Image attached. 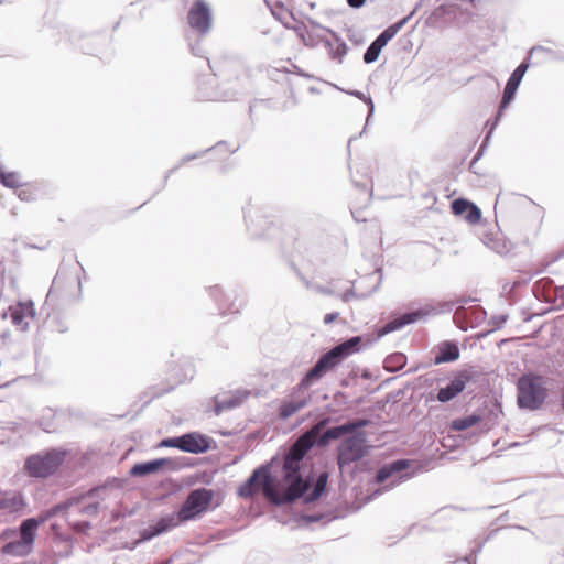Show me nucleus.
<instances>
[{
    "label": "nucleus",
    "instance_id": "obj_1",
    "mask_svg": "<svg viewBox=\"0 0 564 564\" xmlns=\"http://www.w3.org/2000/svg\"><path fill=\"white\" fill-rule=\"evenodd\" d=\"M279 462L278 456L256 467L249 477L238 487V496L250 499L261 492L273 505L290 509L296 522L306 524L328 523L336 519L334 512L310 510L326 491L329 474L322 471L317 475L313 486L304 478L303 463L295 462L285 456L282 465L283 490L276 488L278 476L272 473L273 466Z\"/></svg>",
    "mask_w": 564,
    "mask_h": 564
},
{
    "label": "nucleus",
    "instance_id": "obj_2",
    "mask_svg": "<svg viewBox=\"0 0 564 564\" xmlns=\"http://www.w3.org/2000/svg\"><path fill=\"white\" fill-rule=\"evenodd\" d=\"M424 308L397 314L390 321L381 325L376 335H357L344 339L322 354L317 361L311 367L305 375L301 378L294 390L296 392L307 390L312 386L319 382L328 372L333 371L339 364L352 354L359 352L365 346H370L372 343L379 340L381 337L399 330L406 325L415 323L427 315Z\"/></svg>",
    "mask_w": 564,
    "mask_h": 564
},
{
    "label": "nucleus",
    "instance_id": "obj_3",
    "mask_svg": "<svg viewBox=\"0 0 564 564\" xmlns=\"http://www.w3.org/2000/svg\"><path fill=\"white\" fill-rule=\"evenodd\" d=\"M67 451L61 447H50L29 455L24 459L23 473L35 479H47L65 463Z\"/></svg>",
    "mask_w": 564,
    "mask_h": 564
},
{
    "label": "nucleus",
    "instance_id": "obj_4",
    "mask_svg": "<svg viewBox=\"0 0 564 564\" xmlns=\"http://www.w3.org/2000/svg\"><path fill=\"white\" fill-rule=\"evenodd\" d=\"M547 397L545 379L536 372L522 373L517 380V404L522 410H539Z\"/></svg>",
    "mask_w": 564,
    "mask_h": 564
},
{
    "label": "nucleus",
    "instance_id": "obj_5",
    "mask_svg": "<svg viewBox=\"0 0 564 564\" xmlns=\"http://www.w3.org/2000/svg\"><path fill=\"white\" fill-rule=\"evenodd\" d=\"M414 475L413 463L406 458L394 459L383 464L373 476V485L380 487L375 489L371 497H377L391 490Z\"/></svg>",
    "mask_w": 564,
    "mask_h": 564
},
{
    "label": "nucleus",
    "instance_id": "obj_6",
    "mask_svg": "<svg viewBox=\"0 0 564 564\" xmlns=\"http://www.w3.org/2000/svg\"><path fill=\"white\" fill-rule=\"evenodd\" d=\"M215 491L205 487L191 490L175 516L177 525L183 522L198 519L210 509Z\"/></svg>",
    "mask_w": 564,
    "mask_h": 564
},
{
    "label": "nucleus",
    "instance_id": "obj_7",
    "mask_svg": "<svg viewBox=\"0 0 564 564\" xmlns=\"http://www.w3.org/2000/svg\"><path fill=\"white\" fill-rule=\"evenodd\" d=\"M370 446L366 432L352 433L337 445V465L340 470L368 455Z\"/></svg>",
    "mask_w": 564,
    "mask_h": 564
},
{
    "label": "nucleus",
    "instance_id": "obj_8",
    "mask_svg": "<svg viewBox=\"0 0 564 564\" xmlns=\"http://www.w3.org/2000/svg\"><path fill=\"white\" fill-rule=\"evenodd\" d=\"M477 372L470 369H462L454 373L445 387H441L437 393H430L427 400H436L441 403H447L457 398L475 380Z\"/></svg>",
    "mask_w": 564,
    "mask_h": 564
},
{
    "label": "nucleus",
    "instance_id": "obj_9",
    "mask_svg": "<svg viewBox=\"0 0 564 564\" xmlns=\"http://www.w3.org/2000/svg\"><path fill=\"white\" fill-rule=\"evenodd\" d=\"M187 23L199 37L207 35L213 29V10L206 0H194L188 12Z\"/></svg>",
    "mask_w": 564,
    "mask_h": 564
},
{
    "label": "nucleus",
    "instance_id": "obj_10",
    "mask_svg": "<svg viewBox=\"0 0 564 564\" xmlns=\"http://www.w3.org/2000/svg\"><path fill=\"white\" fill-rule=\"evenodd\" d=\"M531 63L529 62V58H524L511 73L509 76L505 88L502 93V97L500 99L498 111L494 121V127L498 124L500 121L503 111L510 106V104L513 101L517 90L521 84V80L523 79L527 70L529 69Z\"/></svg>",
    "mask_w": 564,
    "mask_h": 564
},
{
    "label": "nucleus",
    "instance_id": "obj_11",
    "mask_svg": "<svg viewBox=\"0 0 564 564\" xmlns=\"http://www.w3.org/2000/svg\"><path fill=\"white\" fill-rule=\"evenodd\" d=\"M181 443L182 452L196 455L217 448V443L213 437L197 431L182 434Z\"/></svg>",
    "mask_w": 564,
    "mask_h": 564
},
{
    "label": "nucleus",
    "instance_id": "obj_12",
    "mask_svg": "<svg viewBox=\"0 0 564 564\" xmlns=\"http://www.w3.org/2000/svg\"><path fill=\"white\" fill-rule=\"evenodd\" d=\"M250 395L247 389H237L221 397L220 394L213 398V411L216 415H220L225 411L239 408Z\"/></svg>",
    "mask_w": 564,
    "mask_h": 564
},
{
    "label": "nucleus",
    "instance_id": "obj_13",
    "mask_svg": "<svg viewBox=\"0 0 564 564\" xmlns=\"http://www.w3.org/2000/svg\"><path fill=\"white\" fill-rule=\"evenodd\" d=\"M169 464H171V462L165 457L139 462L131 466L129 475L133 478H142L150 475H155L167 470L166 466Z\"/></svg>",
    "mask_w": 564,
    "mask_h": 564
},
{
    "label": "nucleus",
    "instance_id": "obj_14",
    "mask_svg": "<svg viewBox=\"0 0 564 564\" xmlns=\"http://www.w3.org/2000/svg\"><path fill=\"white\" fill-rule=\"evenodd\" d=\"M177 527L174 514H167L160 518L154 524L149 525L140 531L139 542H148L153 538L161 535L171 529Z\"/></svg>",
    "mask_w": 564,
    "mask_h": 564
},
{
    "label": "nucleus",
    "instance_id": "obj_15",
    "mask_svg": "<svg viewBox=\"0 0 564 564\" xmlns=\"http://www.w3.org/2000/svg\"><path fill=\"white\" fill-rule=\"evenodd\" d=\"M460 357L458 343L456 340H444L434 349L433 365L454 362Z\"/></svg>",
    "mask_w": 564,
    "mask_h": 564
},
{
    "label": "nucleus",
    "instance_id": "obj_16",
    "mask_svg": "<svg viewBox=\"0 0 564 564\" xmlns=\"http://www.w3.org/2000/svg\"><path fill=\"white\" fill-rule=\"evenodd\" d=\"M25 507V497L21 491L0 492V510L7 513H22Z\"/></svg>",
    "mask_w": 564,
    "mask_h": 564
},
{
    "label": "nucleus",
    "instance_id": "obj_17",
    "mask_svg": "<svg viewBox=\"0 0 564 564\" xmlns=\"http://www.w3.org/2000/svg\"><path fill=\"white\" fill-rule=\"evenodd\" d=\"M245 214V221L247 226V230L253 238H260L265 236V229L269 225V221L264 219L263 216L259 214L258 210H252L251 207H248L243 212Z\"/></svg>",
    "mask_w": 564,
    "mask_h": 564
},
{
    "label": "nucleus",
    "instance_id": "obj_18",
    "mask_svg": "<svg viewBox=\"0 0 564 564\" xmlns=\"http://www.w3.org/2000/svg\"><path fill=\"white\" fill-rule=\"evenodd\" d=\"M35 310L32 301L29 302H19L17 308L11 312V322L20 326L21 330H26L29 327V323L25 321L26 318H34Z\"/></svg>",
    "mask_w": 564,
    "mask_h": 564
},
{
    "label": "nucleus",
    "instance_id": "obj_19",
    "mask_svg": "<svg viewBox=\"0 0 564 564\" xmlns=\"http://www.w3.org/2000/svg\"><path fill=\"white\" fill-rule=\"evenodd\" d=\"M311 401V395L306 397H292L289 400L282 401L279 406L278 414L282 420H288L301 409L305 408Z\"/></svg>",
    "mask_w": 564,
    "mask_h": 564
},
{
    "label": "nucleus",
    "instance_id": "obj_20",
    "mask_svg": "<svg viewBox=\"0 0 564 564\" xmlns=\"http://www.w3.org/2000/svg\"><path fill=\"white\" fill-rule=\"evenodd\" d=\"M414 12L415 10H413L410 14L402 18L401 20L387 26L373 41L378 43L380 46L384 47L397 35V33L408 23V21L413 17Z\"/></svg>",
    "mask_w": 564,
    "mask_h": 564
},
{
    "label": "nucleus",
    "instance_id": "obj_21",
    "mask_svg": "<svg viewBox=\"0 0 564 564\" xmlns=\"http://www.w3.org/2000/svg\"><path fill=\"white\" fill-rule=\"evenodd\" d=\"M484 420V415L478 412H473L469 415H465L462 417L454 419L449 427L453 431L460 432L465 431L469 427L475 426L476 424L480 423Z\"/></svg>",
    "mask_w": 564,
    "mask_h": 564
},
{
    "label": "nucleus",
    "instance_id": "obj_22",
    "mask_svg": "<svg viewBox=\"0 0 564 564\" xmlns=\"http://www.w3.org/2000/svg\"><path fill=\"white\" fill-rule=\"evenodd\" d=\"M32 549V545L19 538L18 540L6 543L2 547V552L14 556H25L31 553Z\"/></svg>",
    "mask_w": 564,
    "mask_h": 564
},
{
    "label": "nucleus",
    "instance_id": "obj_23",
    "mask_svg": "<svg viewBox=\"0 0 564 564\" xmlns=\"http://www.w3.org/2000/svg\"><path fill=\"white\" fill-rule=\"evenodd\" d=\"M406 361L408 358L405 354L401 351H395L386 357L383 361V368L388 372H397L404 368Z\"/></svg>",
    "mask_w": 564,
    "mask_h": 564
},
{
    "label": "nucleus",
    "instance_id": "obj_24",
    "mask_svg": "<svg viewBox=\"0 0 564 564\" xmlns=\"http://www.w3.org/2000/svg\"><path fill=\"white\" fill-rule=\"evenodd\" d=\"M19 529L21 533L20 539H23L26 543L33 546L39 529L35 519L26 518L22 520Z\"/></svg>",
    "mask_w": 564,
    "mask_h": 564
},
{
    "label": "nucleus",
    "instance_id": "obj_25",
    "mask_svg": "<svg viewBox=\"0 0 564 564\" xmlns=\"http://www.w3.org/2000/svg\"><path fill=\"white\" fill-rule=\"evenodd\" d=\"M350 435V430L348 427L347 421L343 424L334 425L325 430L322 440L324 444H327L328 441H337L343 440L344 437Z\"/></svg>",
    "mask_w": 564,
    "mask_h": 564
},
{
    "label": "nucleus",
    "instance_id": "obj_26",
    "mask_svg": "<svg viewBox=\"0 0 564 564\" xmlns=\"http://www.w3.org/2000/svg\"><path fill=\"white\" fill-rule=\"evenodd\" d=\"M56 414L57 411L52 408L43 409L42 415L39 419V426L47 433L54 432L56 430V426L54 424V419Z\"/></svg>",
    "mask_w": 564,
    "mask_h": 564
},
{
    "label": "nucleus",
    "instance_id": "obj_27",
    "mask_svg": "<svg viewBox=\"0 0 564 564\" xmlns=\"http://www.w3.org/2000/svg\"><path fill=\"white\" fill-rule=\"evenodd\" d=\"M326 32L330 34L334 42L336 43V47L334 48V54L332 59H337L339 63L343 62L344 56L348 53V46L346 42L332 29H326Z\"/></svg>",
    "mask_w": 564,
    "mask_h": 564
},
{
    "label": "nucleus",
    "instance_id": "obj_28",
    "mask_svg": "<svg viewBox=\"0 0 564 564\" xmlns=\"http://www.w3.org/2000/svg\"><path fill=\"white\" fill-rule=\"evenodd\" d=\"M484 415V420L480 422L487 430H490L496 423L499 415L502 414V409L500 403H495L486 413H481Z\"/></svg>",
    "mask_w": 564,
    "mask_h": 564
},
{
    "label": "nucleus",
    "instance_id": "obj_29",
    "mask_svg": "<svg viewBox=\"0 0 564 564\" xmlns=\"http://www.w3.org/2000/svg\"><path fill=\"white\" fill-rule=\"evenodd\" d=\"M0 183L4 187L17 189L22 186L18 172H7L0 167Z\"/></svg>",
    "mask_w": 564,
    "mask_h": 564
},
{
    "label": "nucleus",
    "instance_id": "obj_30",
    "mask_svg": "<svg viewBox=\"0 0 564 564\" xmlns=\"http://www.w3.org/2000/svg\"><path fill=\"white\" fill-rule=\"evenodd\" d=\"M80 502H82V498L74 496V497H70V498L59 502V503L52 506L51 508H48V510L52 512L53 517H56L61 512H64V511L68 510L70 507L77 506Z\"/></svg>",
    "mask_w": 564,
    "mask_h": 564
},
{
    "label": "nucleus",
    "instance_id": "obj_31",
    "mask_svg": "<svg viewBox=\"0 0 564 564\" xmlns=\"http://www.w3.org/2000/svg\"><path fill=\"white\" fill-rule=\"evenodd\" d=\"M474 203L467 198L458 197L451 203V210L455 216L464 217V214Z\"/></svg>",
    "mask_w": 564,
    "mask_h": 564
},
{
    "label": "nucleus",
    "instance_id": "obj_32",
    "mask_svg": "<svg viewBox=\"0 0 564 564\" xmlns=\"http://www.w3.org/2000/svg\"><path fill=\"white\" fill-rule=\"evenodd\" d=\"M171 464H169L167 470L177 471L182 468L193 467L194 463H192V458L180 456V457H167Z\"/></svg>",
    "mask_w": 564,
    "mask_h": 564
},
{
    "label": "nucleus",
    "instance_id": "obj_33",
    "mask_svg": "<svg viewBox=\"0 0 564 564\" xmlns=\"http://www.w3.org/2000/svg\"><path fill=\"white\" fill-rule=\"evenodd\" d=\"M347 94L362 100L368 106V115L366 118V123H369L371 117L375 113V104H373L372 98L370 96H366L362 91L356 90V89L348 90Z\"/></svg>",
    "mask_w": 564,
    "mask_h": 564
},
{
    "label": "nucleus",
    "instance_id": "obj_34",
    "mask_svg": "<svg viewBox=\"0 0 564 564\" xmlns=\"http://www.w3.org/2000/svg\"><path fill=\"white\" fill-rule=\"evenodd\" d=\"M382 48V46L372 41L364 53V62L366 64L375 63L378 59Z\"/></svg>",
    "mask_w": 564,
    "mask_h": 564
},
{
    "label": "nucleus",
    "instance_id": "obj_35",
    "mask_svg": "<svg viewBox=\"0 0 564 564\" xmlns=\"http://www.w3.org/2000/svg\"><path fill=\"white\" fill-rule=\"evenodd\" d=\"M212 149H213V148H209V149H206V150L200 151V152H197V153H193V154H186V155H184V156L181 159V162H180L177 165H175L174 167L170 169V170L166 172V174H165V176H164V184L166 183L167 178H169L173 173H175V172L180 169V166H181L182 164H185V163H187V162H191V161H193V160H195V159H198V158L203 156L206 152L210 151Z\"/></svg>",
    "mask_w": 564,
    "mask_h": 564
},
{
    "label": "nucleus",
    "instance_id": "obj_36",
    "mask_svg": "<svg viewBox=\"0 0 564 564\" xmlns=\"http://www.w3.org/2000/svg\"><path fill=\"white\" fill-rule=\"evenodd\" d=\"M46 324H47V327H50V329L52 332H57V333H65L67 332L68 329V326L65 324V322L57 315H48L47 316V321H46Z\"/></svg>",
    "mask_w": 564,
    "mask_h": 564
},
{
    "label": "nucleus",
    "instance_id": "obj_37",
    "mask_svg": "<svg viewBox=\"0 0 564 564\" xmlns=\"http://www.w3.org/2000/svg\"><path fill=\"white\" fill-rule=\"evenodd\" d=\"M464 220H466L470 225H475L479 223L481 219V210L480 208L474 203L470 208L466 210L463 217Z\"/></svg>",
    "mask_w": 564,
    "mask_h": 564
},
{
    "label": "nucleus",
    "instance_id": "obj_38",
    "mask_svg": "<svg viewBox=\"0 0 564 564\" xmlns=\"http://www.w3.org/2000/svg\"><path fill=\"white\" fill-rule=\"evenodd\" d=\"M496 127H491V130L486 134V137L484 138L478 151L476 152V154L474 155L471 162H470V165H469V170L473 171L474 169V165L476 164V162L484 155V152H485V149L487 148L488 143H489V140L491 138V133H492V130L495 129Z\"/></svg>",
    "mask_w": 564,
    "mask_h": 564
},
{
    "label": "nucleus",
    "instance_id": "obj_39",
    "mask_svg": "<svg viewBox=\"0 0 564 564\" xmlns=\"http://www.w3.org/2000/svg\"><path fill=\"white\" fill-rule=\"evenodd\" d=\"M347 423H348V427L350 430V434L352 435V433L365 432L362 429L370 424V420L362 417V419L349 420V421H347Z\"/></svg>",
    "mask_w": 564,
    "mask_h": 564
},
{
    "label": "nucleus",
    "instance_id": "obj_40",
    "mask_svg": "<svg viewBox=\"0 0 564 564\" xmlns=\"http://www.w3.org/2000/svg\"><path fill=\"white\" fill-rule=\"evenodd\" d=\"M189 50H191V53L194 55V56H197V57H202V58H205L207 61V64L209 66V68L212 69V66H210V63H209V59L207 57V52L206 50L204 48L200 40H197L195 43H191L189 44Z\"/></svg>",
    "mask_w": 564,
    "mask_h": 564
},
{
    "label": "nucleus",
    "instance_id": "obj_41",
    "mask_svg": "<svg viewBox=\"0 0 564 564\" xmlns=\"http://www.w3.org/2000/svg\"><path fill=\"white\" fill-rule=\"evenodd\" d=\"M181 435L164 437L158 444V447L176 448L181 451Z\"/></svg>",
    "mask_w": 564,
    "mask_h": 564
},
{
    "label": "nucleus",
    "instance_id": "obj_42",
    "mask_svg": "<svg viewBox=\"0 0 564 564\" xmlns=\"http://www.w3.org/2000/svg\"><path fill=\"white\" fill-rule=\"evenodd\" d=\"M307 454L305 453V449H302L299 445L294 444L292 448L288 452L286 457L303 463L304 457Z\"/></svg>",
    "mask_w": 564,
    "mask_h": 564
},
{
    "label": "nucleus",
    "instance_id": "obj_43",
    "mask_svg": "<svg viewBox=\"0 0 564 564\" xmlns=\"http://www.w3.org/2000/svg\"><path fill=\"white\" fill-rule=\"evenodd\" d=\"M69 525L74 532L79 534H87L91 529V523L89 521H74L70 522Z\"/></svg>",
    "mask_w": 564,
    "mask_h": 564
},
{
    "label": "nucleus",
    "instance_id": "obj_44",
    "mask_svg": "<svg viewBox=\"0 0 564 564\" xmlns=\"http://www.w3.org/2000/svg\"><path fill=\"white\" fill-rule=\"evenodd\" d=\"M507 319H508V316L505 314L491 316V318L489 319V325L492 326L491 332L502 328L503 325L506 324ZM488 333H490V330Z\"/></svg>",
    "mask_w": 564,
    "mask_h": 564
},
{
    "label": "nucleus",
    "instance_id": "obj_45",
    "mask_svg": "<svg viewBox=\"0 0 564 564\" xmlns=\"http://www.w3.org/2000/svg\"><path fill=\"white\" fill-rule=\"evenodd\" d=\"M61 541L66 542L67 543V547L64 551H59L57 553V556L59 558H68V557H70L73 555V552H74L73 538L72 536H64V538H61Z\"/></svg>",
    "mask_w": 564,
    "mask_h": 564
},
{
    "label": "nucleus",
    "instance_id": "obj_46",
    "mask_svg": "<svg viewBox=\"0 0 564 564\" xmlns=\"http://www.w3.org/2000/svg\"><path fill=\"white\" fill-rule=\"evenodd\" d=\"M101 491H105V490H104L101 484H99L97 486L91 487L90 489H88L86 492L79 495L78 497L82 498V501L87 498H100Z\"/></svg>",
    "mask_w": 564,
    "mask_h": 564
},
{
    "label": "nucleus",
    "instance_id": "obj_47",
    "mask_svg": "<svg viewBox=\"0 0 564 564\" xmlns=\"http://www.w3.org/2000/svg\"><path fill=\"white\" fill-rule=\"evenodd\" d=\"M305 453L308 454L315 446V441L311 436L301 437L296 443Z\"/></svg>",
    "mask_w": 564,
    "mask_h": 564
},
{
    "label": "nucleus",
    "instance_id": "obj_48",
    "mask_svg": "<svg viewBox=\"0 0 564 564\" xmlns=\"http://www.w3.org/2000/svg\"><path fill=\"white\" fill-rule=\"evenodd\" d=\"M100 503L98 501L88 503L79 509L80 514L96 516L99 511Z\"/></svg>",
    "mask_w": 564,
    "mask_h": 564
},
{
    "label": "nucleus",
    "instance_id": "obj_49",
    "mask_svg": "<svg viewBox=\"0 0 564 564\" xmlns=\"http://www.w3.org/2000/svg\"><path fill=\"white\" fill-rule=\"evenodd\" d=\"M123 485V480L117 477H109L102 484L104 490L108 488H120Z\"/></svg>",
    "mask_w": 564,
    "mask_h": 564
},
{
    "label": "nucleus",
    "instance_id": "obj_50",
    "mask_svg": "<svg viewBox=\"0 0 564 564\" xmlns=\"http://www.w3.org/2000/svg\"><path fill=\"white\" fill-rule=\"evenodd\" d=\"M534 53H544V54H547V55H550L552 57L553 53H554V50H552L550 47H546V46H542V45H534L533 47L530 48L529 54H528V56L525 58L530 59V57Z\"/></svg>",
    "mask_w": 564,
    "mask_h": 564
},
{
    "label": "nucleus",
    "instance_id": "obj_51",
    "mask_svg": "<svg viewBox=\"0 0 564 564\" xmlns=\"http://www.w3.org/2000/svg\"><path fill=\"white\" fill-rule=\"evenodd\" d=\"M284 26L293 30L300 39H304L307 32L306 26L303 23L290 25L288 22H284Z\"/></svg>",
    "mask_w": 564,
    "mask_h": 564
},
{
    "label": "nucleus",
    "instance_id": "obj_52",
    "mask_svg": "<svg viewBox=\"0 0 564 564\" xmlns=\"http://www.w3.org/2000/svg\"><path fill=\"white\" fill-rule=\"evenodd\" d=\"M51 518H53L52 512L47 509L45 511H42L35 517H31V519H35L36 525L40 527L44 524L46 521H48Z\"/></svg>",
    "mask_w": 564,
    "mask_h": 564
},
{
    "label": "nucleus",
    "instance_id": "obj_53",
    "mask_svg": "<svg viewBox=\"0 0 564 564\" xmlns=\"http://www.w3.org/2000/svg\"><path fill=\"white\" fill-rule=\"evenodd\" d=\"M321 36H315L306 32L304 39H301L302 43L307 47H315L319 42Z\"/></svg>",
    "mask_w": 564,
    "mask_h": 564
},
{
    "label": "nucleus",
    "instance_id": "obj_54",
    "mask_svg": "<svg viewBox=\"0 0 564 564\" xmlns=\"http://www.w3.org/2000/svg\"><path fill=\"white\" fill-rule=\"evenodd\" d=\"M19 199L23 200V202H33L35 199V195L33 193V191L29 189V188H24V189H20L18 193H17Z\"/></svg>",
    "mask_w": 564,
    "mask_h": 564
},
{
    "label": "nucleus",
    "instance_id": "obj_55",
    "mask_svg": "<svg viewBox=\"0 0 564 564\" xmlns=\"http://www.w3.org/2000/svg\"><path fill=\"white\" fill-rule=\"evenodd\" d=\"M319 42L323 43V45L325 46V48L327 50V52L332 58L333 54H334L333 42L324 36L319 37Z\"/></svg>",
    "mask_w": 564,
    "mask_h": 564
},
{
    "label": "nucleus",
    "instance_id": "obj_56",
    "mask_svg": "<svg viewBox=\"0 0 564 564\" xmlns=\"http://www.w3.org/2000/svg\"><path fill=\"white\" fill-rule=\"evenodd\" d=\"M338 316H339L338 312L327 313V314H325L323 322L326 325L332 324L333 322H335L338 318Z\"/></svg>",
    "mask_w": 564,
    "mask_h": 564
},
{
    "label": "nucleus",
    "instance_id": "obj_57",
    "mask_svg": "<svg viewBox=\"0 0 564 564\" xmlns=\"http://www.w3.org/2000/svg\"><path fill=\"white\" fill-rule=\"evenodd\" d=\"M347 4L352 9H360L366 3V0H346Z\"/></svg>",
    "mask_w": 564,
    "mask_h": 564
},
{
    "label": "nucleus",
    "instance_id": "obj_58",
    "mask_svg": "<svg viewBox=\"0 0 564 564\" xmlns=\"http://www.w3.org/2000/svg\"><path fill=\"white\" fill-rule=\"evenodd\" d=\"M351 297H357V294L352 288L348 289L341 296L343 301L345 302L349 301Z\"/></svg>",
    "mask_w": 564,
    "mask_h": 564
},
{
    "label": "nucleus",
    "instance_id": "obj_59",
    "mask_svg": "<svg viewBox=\"0 0 564 564\" xmlns=\"http://www.w3.org/2000/svg\"><path fill=\"white\" fill-rule=\"evenodd\" d=\"M473 301H474V299H471V297H460V299H458L456 301L457 310L458 308H464L467 303L473 302Z\"/></svg>",
    "mask_w": 564,
    "mask_h": 564
},
{
    "label": "nucleus",
    "instance_id": "obj_60",
    "mask_svg": "<svg viewBox=\"0 0 564 564\" xmlns=\"http://www.w3.org/2000/svg\"><path fill=\"white\" fill-rule=\"evenodd\" d=\"M58 285H59V273H57V275L54 278L52 286H51L50 292L47 294V297L51 296L54 293V291L58 288Z\"/></svg>",
    "mask_w": 564,
    "mask_h": 564
},
{
    "label": "nucleus",
    "instance_id": "obj_61",
    "mask_svg": "<svg viewBox=\"0 0 564 564\" xmlns=\"http://www.w3.org/2000/svg\"><path fill=\"white\" fill-rule=\"evenodd\" d=\"M79 48H80L85 54H88V55H95V54L97 53V48L86 46L85 44H82V45L79 46Z\"/></svg>",
    "mask_w": 564,
    "mask_h": 564
},
{
    "label": "nucleus",
    "instance_id": "obj_62",
    "mask_svg": "<svg viewBox=\"0 0 564 564\" xmlns=\"http://www.w3.org/2000/svg\"><path fill=\"white\" fill-rule=\"evenodd\" d=\"M317 291L322 294L333 295L334 291L329 286H317Z\"/></svg>",
    "mask_w": 564,
    "mask_h": 564
},
{
    "label": "nucleus",
    "instance_id": "obj_63",
    "mask_svg": "<svg viewBox=\"0 0 564 564\" xmlns=\"http://www.w3.org/2000/svg\"><path fill=\"white\" fill-rule=\"evenodd\" d=\"M463 561L466 562L467 564H476V556H475V554L470 553V554L464 556Z\"/></svg>",
    "mask_w": 564,
    "mask_h": 564
},
{
    "label": "nucleus",
    "instance_id": "obj_64",
    "mask_svg": "<svg viewBox=\"0 0 564 564\" xmlns=\"http://www.w3.org/2000/svg\"><path fill=\"white\" fill-rule=\"evenodd\" d=\"M552 59L564 62V54L562 52L554 51Z\"/></svg>",
    "mask_w": 564,
    "mask_h": 564
}]
</instances>
